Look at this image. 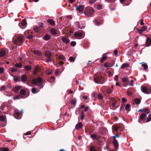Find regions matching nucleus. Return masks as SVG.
<instances>
[{
  "mask_svg": "<svg viewBox=\"0 0 151 151\" xmlns=\"http://www.w3.org/2000/svg\"><path fill=\"white\" fill-rule=\"evenodd\" d=\"M24 68L27 70H29L31 69L30 66L26 65L24 67Z\"/></svg>",
  "mask_w": 151,
  "mask_h": 151,
  "instance_id": "nucleus-35",
  "label": "nucleus"
},
{
  "mask_svg": "<svg viewBox=\"0 0 151 151\" xmlns=\"http://www.w3.org/2000/svg\"><path fill=\"white\" fill-rule=\"evenodd\" d=\"M147 29V28L145 26H143L142 28H141V29H142V31H145V30H146Z\"/></svg>",
  "mask_w": 151,
  "mask_h": 151,
  "instance_id": "nucleus-56",
  "label": "nucleus"
},
{
  "mask_svg": "<svg viewBox=\"0 0 151 151\" xmlns=\"http://www.w3.org/2000/svg\"><path fill=\"white\" fill-rule=\"evenodd\" d=\"M114 146L115 148L117 149L119 147L118 142L116 139H114L113 141Z\"/></svg>",
  "mask_w": 151,
  "mask_h": 151,
  "instance_id": "nucleus-12",
  "label": "nucleus"
},
{
  "mask_svg": "<svg viewBox=\"0 0 151 151\" xmlns=\"http://www.w3.org/2000/svg\"><path fill=\"white\" fill-rule=\"evenodd\" d=\"M54 76H52L50 77V78L48 79V81L50 82H52L54 81Z\"/></svg>",
  "mask_w": 151,
  "mask_h": 151,
  "instance_id": "nucleus-33",
  "label": "nucleus"
},
{
  "mask_svg": "<svg viewBox=\"0 0 151 151\" xmlns=\"http://www.w3.org/2000/svg\"><path fill=\"white\" fill-rule=\"evenodd\" d=\"M96 1V0H90L89 1V3L90 4H93Z\"/></svg>",
  "mask_w": 151,
  "mask_h": 151,
  "instance_id": "nucleus-53",
  "label": "nucleus"
},
{
  "mask_svg": "<svg viewBox=\"0 0 151 151\" xmlns=\"http://www.w3.org/2000/svg\"><path fill=\"white\" fill-rule=\"evenodd\" d=\"M146 114L145 113H142L140 116V118L142 120L144 119L146 116Z\"/></svg>",
  "mask_w": 151,
  "mask_h": 151,
  "instance_id": "nucleus-27",
  "label": "nucleus"
},
{
  "mask_svg": "<svg viewBox=\"0 0 151 151\" xmlns=\"http://www.w3.org/2000/svg\"><path fill=\"white\" fill-rule=\"evenodd\" d=\"M122 101L123 103H125L127 101V100L125 98H123L122 99Z\"/></svg>",
  "mask_w": 151,
  "mask_h": 151,
  "instance_id": "nucleus-60",
  "label": "nucleus"
},
{
  "mask_svg": "<svg viewBox=\"0 0 151 151\" xmlns=\"http://www.w3.org/2000/svg\"><path fill=\"white\" fill-rule=\"evenodd\" d=\"M142 111L145 112L147 114H148L150 113V111L149 109L147 108L143 109H142Z\"/></svg>",
  "mask_w": 151,
  "mask_h": 151,
  "instance_id": "nucleus-31",
  "label": "nucleus"
},
{
  "mask_svg": "<svg viewBox=\"0 0 151 151\" xmlns=\"http://www.w3.org/2000/svg\"><path fill=\"white\" fill-rule=\"evenodd\" d=\"M21 24L22 26H25L27 24L26 20L24 19L23 20Z\"/></svg>",
  "mask_w": 151,
  "mask_h": 151,
  "instance_id": "nucleus-36",
  "label": "nucleus"
},
{
  "mask_svg": "<svg viewBox=\"0 0 151 151\" xmlns=\"http://www.w3.org/2000/svg\"><path fill=\"white\" fill-rule=\"evenodd\" d=\"M122 81L123 82H126L128 81V78L127 77H124L122 78Z\"/></svg>",
  "mask_w": 151,
  "mask_h": 151,
  "instance_id": "nucleus-40",
  "label": "nucleus"
},
{
  "mask_svg": "<svg viewBox=\"0 0 151 151\" xmlns=\"http://www.w3.org/2000/svg\"><path fill=\"white\" fill-rule=\"evenodd\" d=\"M59 58L62 60H64L65 59V57L64 56L62 55H60L59 56Z\"/></svg>",
  "mask_w": 151,
  "mask_h": 151,
  "instance_id": "nucleus-43",
  "label": "nucleus"
},
{
  "mask_svg": "<svg viewBox=\"0 0 151 151\" xmlns=\"http://www.w3.org/2000/svg\"><path fill=\"white\" fill-rule=\"evenodd\" d=\"M21 79L23 82H25L27 80V78L25 75H23L22 76Z\"/></svg>",
  "mask_w": 151,
  "mask_h": 151,
  "instance_id": "nucleus-19",
  "label": "nucleus"
},
{
  "mask_svg": "<svg viewBox=\"0 0 151 151\" xmlns=\"http://www.w3.org/2000/svg\"><path fill=\"white\" fill-rule=\"evenodd\" d=\"M22 98V96L21 95L16 96H14L13 99L14 100H15L16 99H19Z\"/></svg>",
  "mask_w": 151,
  "mask_h": 151,
  "instance_id": "nucleus-22",
  "label": "nucleus"
},
{
  "mask_svg": "<svg viewBox=\"0 0 151 151\" xmlns=\"http://www.w3.org/2000/svg\"><path fill=\"white\" fill-rule=\"evenodd\" d=\"M34 53L39 56H40L42 55L41 52L39 51H34Z\"/></svg>",
  "mask_w": 151,
  "mask_h": 151,
  "instance_id": "nucleus-32",
  "label": "nucleus"
},
{
  "mask_svg": "<svg viewBox=\"0 0 151 151\" xmlns=\"http://www.w3.org/2000/svg\"><path fill=\"white\" fill-rule=\"evenodd\" d=\"M91 137L93 140L97 139H98V135L95 134H92L91 136Z\"/></svg>",
  "mask_w": 151,
  "mask_h": 151,
  "instance_id": "nucleus-20",
  "label": "nucleus"
},
{
  "mask_svg": "<svg viewBox=\"0 0 151 151\" xmlns=\"http://www.w3.org/2000/svg\"><path fill=\"white\" fill-rule=\"evenodd\" d=\"M73 35L74 36L79 39L82 38L83 37H82V34L80 32H75Z\"/></svg>",
  "mask_w": 151,
  "mask_h": 151,
  "instance_id": "nucleus-8",
  "label": "nucleus"
},
{
  "mask_svg": "<svg viewBox=\"0 0 151 151\" xmlns=\"http://www.w3.org/2000/svg\"><path fill=\"white\" fill-rule=\"evenodd\" d=\"M140 24L141 25H143L144 24L143 22V19H142L140 20Z\"/></svg>",
  "mask_w": 151,
  "mask_h": 151,
  "instance_id": "nucleus-63",
  "label": "nucleus"
},
{
  "mask_svg": "<svg viewBox=\"0 0 151 151\" xmlns=\"http://www.w3.org/2000/svg\"><path fill=\"white\" fill-rule=\"evenodd\" d=\"M17 40L15 41L14 43L19 46L22 45L23 43V37L22 35L18 36L17 37Z\"/></svg>",
  "mask_w": 151,
  "mask_h": 151,
  "instance_id": "nucleus-3",
  "label": "nucleus"
},
{
  "mask_svg": "<svg viewBox=\"0 0 151 151\" xmlns=\"http://www.w3.org/2000/svg\"><path fill=\"white\" fill-rule=\"evenodd\" d=\"M45 56L47 58V61L48 62L51 61V53L49 51H46L45 52Z\"/></svg>",
  "mask_w": 151,
  "mask_h": 151,
  "instance_id": "nucleus-6",
  "label": "nucleus"
},
{
  "mask_svg": "<svg viewBox=\"0 0 151 151\" xmlns=\"http://www.w3.org/2000/svg\"><path fill=\"white\" fill-rule=\"evenodd\" d=\"M134 102L137 104H139L140 102V100L139 99H136L134 100Z\"/></svg>",
  "mask_w": 151,
  "mask_h": 151,
  "instance_id": "nucleus-28",
  "label": "nucleus"
},
{
  "mask_svg": "<svg viewBox=\"0 0 151 151\" xmlns=\"http://www.w3.org/2000/svg\"><path fill=\"white\" fill-rule=\"evenodd\" d=\"M15 66L19 68H21L22 67V65L20 63H17L15 64Z\"/></svg>",
  "mask_w": 151,
  "mask_h": 151,
  "instance_id": "nucleus-38",
  "label": "nucleus"
},
{
  "mask_svg": "<svg viewBox=\"0 0 151 151\" xmlns=\"http://www.w3.org/2000/svg\"><path fill=\"white\" fill-rule=\"evenodd\" d=\"M142 64V66L144 68L145 70H146L148 68V65L147 63H145V62H142L141 64Z\"/></svg>",
  "mask_w": 151,
  "mask_h": 151,
  "instance_id": "nucleus-25",
  "label": "nucleus"
},
{
  "mask_svg": "<svg viewBox=\"0 0 151 151\" xmlns=\"http://www.w3.org/2000/svg\"><path fill=\"white\" fill-rule=\"evenodd\" d=\"M50 36L47 34H46L44 37V39L45 40L47 41L50 39Z\"/></svg>",
  "mask_w": 151,
  "mask_h": 151,
  "instance_id": "nucleus-16",
  "label": "nucleus"
},
{
  "mask_svg": "<svg viewBox=\"0 0 151 151\" xmlns=\"http://www.w3.org/2000/svg\"><path fill=\"white\" fill-rule=\"evenodd\" d=\"M98 99H102L103 96L101 93H99L98 95Z\"/></svg>",
  "mask_w": 151,
  "mask_h": 151,
  "instance_id": "nucleus-48",
  "label": "nucleus"
},
{
  "mask_svg": "<svg viewBox=\"0 0 151 151\" xmlns=\"http://www.w3.org/2000/svg\"><path fill=\"white\" fill-rule=\"evenodd\" d=\"M84 7L83 5H79L76 7V9L78 11L79 13H82L84 9Z\"/></svg>",
  "mask_w": 151,
  "mask_h": 151,
  "instance_id": "nucleus-7",
  "label": "nucleus"
},
{
  "mask_svg": "<svg viewBox=\"0 0 151 151\" xmlns=\"http://www.w3.org/2000/svg\"><path fill=\"white\" fill-rule=\"evenodd\" d=\"M134 82V81L132 80L130 81L128 83V84L130 86H133V83Z\"/></svg>",
  "mask_w": 151,
  "mask_h": 151,
  "instance_id": "nucleus-45",
  "label": "nucleus"
},
{
  "mask_svg": "<svg viewBox=\"0 0 151 151\" xmlns=\"http://www.w3.org/2000/svg\"><path fill=\"white\" fill-rule=\"evenodd\" d=\"M32 92L33 93H36L37 92L36 91V89L35 88H33L32 89Z\"/></svg>",
  "mask_w": 151,
  "mask_h": 151,
  "instance_id": "nucleus-52",
  "label": "nucleus"
},
{
  "mask_svg": "<svg viewBox=\"0 0 151 151\" xmlns=\"http://www.w3.org/2000/svg\"><path fill=\"white\" fill-rule=\"evenodd\" d=\"M102 78L101 75H99L98 74H96L94 77V81L95 83H102Z\"/></svg>",
  "mask_w": 151,
  "mask_h": 151,
  "instance_id": "nucleus-4",
  "label": "nucleus"
},
{
  "mask_svg": "<svg viewBox=\"0 0 151 151\" xmlns=\"http://www.w3.org/2000/svg\"><path fill=\"white\" fill-rule=\"evenodd\" d=\"M39 69V68L38 67H36L34 69V70L33 72L35 74H36L37 73Z\"/></svg>",
  "mask_w": 151,
  "mask_h": 151,
  "instance_id": "nucleus-29",
  "label": "nucleus"
},
{
  "mask_svg": "<svg viewBox=\"0 0 151 151\" xmlns=\"http://www.w3.org/2000/svg\"><path fill=\"white\" fill-rule=\"evenodd\" d=\"M114 80L115 81H117L118 80V77L117 75L115 76Z\"/></svg>",
  "mask_w": 151,
  "mask_h": 151,
  "instance_id": "nucleus-61",
  "label": "nucleus"
},
{
  "mask_svg": "<svg viewBox=\"0 0 151 151\" xmlns=\"http://www.w3.org/2000/svg\"><path fill=\"white\" fill-rule=\"evenodd\" d=\"M17 71V70L15 68H11V71L12 72H16Z\"/></svg>",
  "mask_w": 151,
  "mask_h": 151,
  "instance_id": "nucleus-57",
  "label": "nucleus"
},
{
  "mask_svg": "<svg viewBox=\"0 0 151 151\" xmlns=\"http://www.w3.org/2000/svg\"><path fill=\"white\" fill-rule=\"evenodd\" d=\"M76 44V43L75 41H72L70 43V45L71 46L74 47L75 46Z\"/></svg>",
  "mask_w": 151,
  "mask_h": 151,
  "instance_id": "nucleus-42",
  "label": "nucleus"
},
{
  "mask_svg": "<svg viewBox=\"0 0 151 151\" xmlns=\"http://www.w3.org/2000/svg\"><path fill=\"white\" fill-rule=\"evenodd\" d=\"M61 39L63 42L66 44L70 42L69 39L67 38L65 36L62 37L61 38Z\"/></svg>",
  "mask_w": 151,
  "mask_h": 151,
  "instance_id": "nucleus-9",
  "label": "nucleus"
},
{
  "mask_svg": "<svg viewBox=\"0 0 151 151\" xmlns=\"http://www.w3.org/2000/svg\"><path fill=\"white\" fill-rule=\"evenodd\" d=\"M137 31L139 33L141 34L142 33V32H143V31H142V29H138L137 30Z\"/></svg>",
  "mask_w": 151,
  "mask_h": 151,
  "instance_id": "nucleus-64",
  "label": "nucleus"
},
{
  "mask_svg": "<svg viewBox=\"0 0 151 151\" xmlns=\"http://www.w3.org/2000/svg\"><path fill=\"white\" fill-rule=\"evenodd\" d=\"M151 120V114H149L147 119V121L148 122L150 121Z\"/></svg>",
  "mask_w": 151,
  "mask_h": 151,
  "instance_id": "nucleus-41",
  "label": "nucleus"
},
{
  "mask_svg": "<svg viewBox=\"0 0 151 151\" xmlns=\"http://www.w3.org/2000/svg\"><path fill=\"white\" fill-rule=\"evenodd\" d=\"M120 137V136L119 135H118L117 134H116L115 136H113L112 137L114 138V139H116V138H119Z\"/></svg>",
  "mask_w": 151,
  "mask_h": 151,
  "instance_id": "nucleus-51",
  "label": "nucleus"
},
{
  "mask_svg": "<svg viewBox=\"0 0 151 151\" xmlns=\"http://www.w3.org/2000/svg\"><path fill=\"white\" fill-rule=\"evenodd\" d=\"M113 91L112 88H108L107 90V92L108 93L110 94L112 93Z\"/></svg>",
  "mask_w": 151,
  "mask_h": 151,
  "instance_id": "nucleus-34",
  "label": "nucleus"
},
{
  "mask_svg": "<svg viewBox=\"0 0 151 151\" xmlns=\"http://www.w3.org/2000/svg\"><path fill=\"white\" fill-rule=\"evenodd\" d=\"M15 115L17 116V117H15L16 119H20L21 118V116H20V114L19 113V111L18 110L16 109L15 110Z\"/></svg>",
  "mask_w": 151,
  "mask_h": 151,
  "instance_id": "nucleus-10",
  "label": "nucleus"
},
{
  "mask_svg": "<svg viewBox=\"0 0 151 151\" xmlns=\"http://www.w3.org/2000/svg\"><path fill=\"white\" fill-rule=\"evenodd\" d=\"M47 22H49L51 25H54L55 22L54 21L51 19H49L48 20Z\"/></svg>",
  "mask_w": 151,
  "mask_h": 151,
  "instance_id": "nucleus-23",
  "label": "nucleus"
},
{
  "mask_svg": "<svg viewBox=\"0 0 151 151\" xmlns=\"http://www.w3.org/2000/svg\"><path fill=\"white\" fill-rule=\"evenodd\" d=\"M1 151H9V149L6 147L1 148Z\"/></svg>",
  "mask_w": 151,
  "mask_h": 151,
  "instance_id": "nucleus-39",
  "label": "nucleus"
},
{
  "mask_svg": "<svg viewBox=\"0 0 151 151\" xmlns=\"http://www.w3.org/2000/svg\"><path fill=\"white\" fill-rule=\"evenodd\" d=\"M6 54V50H2L0 51V56L1 57H2L4 56Z\"/></svg>",
  "mask_w": 151,
  "mask_h": 151,
  "instance_id": "nucleus-14",
  "label": "nucleus"
},
{
  "mask_svg": "<svg viewBox=\"0 0 151 151\" xmlns=\"http://www.w3.org/2000/svg\"><path fill=\"white\" fill-rule=\"evenodd\" d=\"M129 64L128 63H124L123 64L122 66H121V68L123 69L124 68H125L127 67L128 66Z\"/></svg>",
  "mask_w": 151,
  "mask_h": 151,
  "instance_id": "nucleus-26",
  "label": "nucleus"
},
{
  "mask_svg": "<svg viewBox=\"0 0 151 151\" xmlns=\"http://www.w3.org/2000/svg\"><path fill=\"white\" fill-rule=\"evenodd\" d=\"M146 45L147 47H149L151 45V39L150 38H147Z\"/></svg>",
  "mask_w": 151,
  "mask_h": 151,
  "instance_id": "nucleus-13",
  "label": "nucleus"
},
{
  "mask_svg": "<svg viewBox=\"0 0 151 151\" xmlns=\"http://www.w3.org/2000/svg\"><path fill=\"white\" fill-rule=\"evenodd\" d=\"M42 79L40 77H37V78L33 79L32 80V82L34 84L36 85L37 83H40L39 84L38 86L40 88H43V86L42 84L41 83L42 82Z\"/></svg>",
  "mask_w": 151,
  "mask_h": 151,
  "instance_id": "nucleus-2",
  "label": "nucleus"
},
{
  "mask_svg": "<svg viewBox=\"0 0 151 151\" xmlns=\"http://www.w3.org/2000/svg\"><path fill=\"white\" fill-rule=\"evenodd\" d=\"M70 61H75V58L73 57H70L69 59Z\"/></svg>",
  "mask_w": 151,
  "mask_h": 151,
  "instance_id": "nucleus-50",
  "label": "nucleus"
},
{
  "mask_svg": "<svg viewBox=\"0 0 151 151\" xmlns=\"http://www.w3.org/2000/svg\"><path fill=\"white\" fill-rule=\"evenodd\" d=\"M84 112L83 111L82 112L81 114V120H83L84 119Z\"/></svg>",
  "mask_w": 151,
  "mask_h": 151,
  "instance_id": "nucleus-46",
  "label": "nucleus"
},
{
  "mask_svg": "<svg viewBox=\"0 0 151 151\" xmlns=\"http://www.w3.org/2000/svg\"><path fill=\"white\" fill-rule=\"evenodd\" d=\"M6 90V88L4 86H2L0 88V90L1 91H3Z\"/></svg>",
  "mask_w": 151,
  "mask_h": 151,
  "instance_id": "nucleus-47",
  "label": "nucleus"
},
{
  "mask_svg": "<svg viewBox=\"0 0 151 151\" xmlns=\"http://www.w3.org/2000/svg\"><path fill=\"white\" fill-rule=\"evenodd\" d=\"M20 93L22 95H24L25 93V91L23 89H22L20 91Z\"/></svg>",
  "mask_w": 151,
  "mask_h": 151,
  "instance_id": "nucleus-37",
  "label": "nucleus"
},
{
  "mask_svg": "<svg viewBox=\"0 0 151 151\" xmlns=\"http://www.w3.org/2000/svg\"><path fill=\"white\" fill-rule=\"evenodd\" d=\"M90 151H95V148L94 146H91L90 148Z\"/></svg>",
  "mask_w": 151,
  "mask_h": 151,
  "instance_id": "nucleus-49",
  "label": "nucleus"
},
{
  "mask_svg": "<svg viewBox=\"0 0 151 151\" xmlns=\"http://www.w3.org/2000/svg\"><path fill=\"white\" fill-rule=\"evenodd\" d=\"M82 124L81 123H79L76 126V128L77 129H79L82 128Z\"/></svg>",
  "mask_w": 151,
  "mask_h": 151,
  "instance_id": "nucleus-18",
  "label": "nucleus"
},
{
  "mask_svg": "<svg viewBox=\"0 0 151 151\" xmlns=\"http://www.w3.org/2000/svg\"><path fill=\"white\" fill-rule=\"evenodd\" d=\"M34 30L37 32H39L40 30V29L37 26H34L33 28Z\"/></svg>",
  "mask_w": 151,
  "mask_h": 151,
  "instance_id": "nucleus-24",
  "label": "nucleus"
},
{
  "mask_svg": "<svg viewBox=\"0 0 151 151\" xmlns=\"http://www.w3.org/2000/svg\"><path fill=\"white\" fill-rule=\"evenodd\" d=\"M5 119V118L4 116H0V121H4Z\"/></svg>",
  "mask_w": 151,
  "mask_h": 151,
  "instance_id": "nucleus-44",
  "label": "nucleus"
},
{
  "mask_svg": "<svg viewBox=\"0 0 151 151\" xmlns=\"http://www.w3.org/2000/svg\"><path fill=\"white\" fill-rule=\"evenodd\" d=\"M38 24L40 27H42L43 26V24L42 23L39 22L38 23Z\"/></svg>",
  "mask_w": 151,
  "mask_h": 151,
  "instance_id": "nucleus-62",
  "label": "nucleus"
},
{
  "mask_svg": "<svg viewBox=\"0 0 151 151\" xmlns=\"http://www.w3.org/2000/svg\"><path fill=\"white\" fill-rule=\"evenodd\" d=\"M106 54L105 53L103 55V57L102 58V59L100 60L101 63H102L103 61L106 59Z\"/></svg>",
  "mask_w": 151,
  "mask_h": 151,
  "instance_id": "nucleus-21",
  "label": "nucleus"
},
{
  "mask_svg": "<svg viewBox=\"0 0 151 151\" xmlns=\"http://www.w3.org/2000/svg\"><path fill=\"white\" fill-rule=\"evenodd\" d=\"M130 107V105L129 104H127L125 106V109L128 111H129V109Z\"/></svg>",
  "mask_w": 151,
  "mask_h": 151,
  "instance_id": "nucleus-30",
  "label": "nucleus"
},
{
  "mask_svg": "<svg viewBox=\"0 0 151 151\" xmlns=\"http://www.w3.org/2000/svg\"><path fill=\"white\" fill-rule=\"evenodd\" d=\"M21 87L19 86H17L14 87L13 88L14 91L15 93H17L21 89Z\"/></svg>",
  "mask_w": 151,
  "mask_h": 151,
  "instance_id": "nucleus-15",
  "label": "nucleus"
},
{
  "mask_svg": "<svg viewBox=\"0 0 151 151\" xmlns=\"http://www.w3.org/2000/svg\"><path fill=\"white\" fill-rule=\"evenodd\" d=\"M141 89L142 92L147 94H150L151 93V88L150 87H147L144 86H142Z\"/></svg>",
  "mask_w": 151,
  "mask_h": 151,
  "instance_id": "nucleus-5",
  "label": "nucleus"
},
{
  "mask_svg": "<svg viewBox=\"0 0 151 151\" xmlns=\"http://www.w3.org/2000/svg\"><path fill=\"white\" fill-rule=\"evenodd\" d=\"M71 104H72L74 105H75L76 104V102L75 100H73V99H72L71 101Z\"/></svg>",
  "mask_w": 151,
  "mask_h": 151,
  "instance_id": "nucleus-55",
  "label": "nucleus"
},
{
  "mask_svg": "<svg viewBox=\"0 0 151 151\" xmlns=\"http://www.w3.org/2000/svg\"><path fill=\"white\" fill-rule=\"evenodd\" d=\"M50 32L52 35H56L57 33L56 30L54 28H52L51 29Z\"/></svg>",
  "mask_w": 151,
  "mask_h": 151,
  "instance_id": "nucleus-17",
  "label": "nucleus"
},
{
  "mask_svg": "<svg viewBox=\"0 0 151 151\" xmlns=\"http://www.w3.org/2000/svg\"><path fill=\"white\" fill-rule=\"evenodd\" d=\"M114 129L116 131H117L119 129V128L118 127L115 126L114 127Z\"/></svg>",
  "mask_w": 151,
  "mask_h": 151,
  "instance_id": "nucleus-59",
  "label": "nucleus"
},
{
  "mask_svg": "<svg viewBox=\"0 0 151 151\" xmlns=\"http://www.w3.org/2000/svg\"><path fill=\"white\" fill-rule=\"evenodd\" d=\"M14 77V79H13V80L14 81H18V77H15V76H13Z\"/></svg>",
  "mask_w": 151,
  "mask_h": 151,
  "instance_id": "nucleus-54",
  "label": "nucleus"
},
{
  "mask_svg": "<svg viewBox=\"0 0 151 151\" xmlns=\"http://www.w3.org/2000/svg\"><path fill=\"white\" fill-rule=\"evenodd\" d=\"M102 6L101 5L99 4L97 5V8L98 9H101L102 8Z\"/></svg>",
  "mask_w": 151,
  "mask_h": 151,
  "instance_id": "nucleus-58",
  "label": "nucleus"
},
{
  "mask_svg": "<svg viewBox=\"0 0 151 151\" xmlns=\"http://www.w3.org/2000/svg\"><path fill=\"white\" fill-rule=\"evenodd\" d=\"M94 11L93 9L89 7L85 8L84 14L88 17L92 16L94 14Z\"/></svg>",
  "mask_w": 151,
  "mask_h": 151,
  "instance_id": "nucleus-1",
  "label": "nucleus"
},
{
  "mask_svg": "<svg viewBox=\"0 0 151 151\" xmlns=\"http://www.w3.org/2000/svg\"><path fill=\"white\" fill-rule=\"evenodd\" d=\"M73 28L76 29H78L80 27V23L78 22H75L73 25Z\"/></svg>",
  "mask_w": 151,
  "mask_h": 151,
  "instance_id": "nucleus-11",
  "label": "nucleus"
}]
</instances>
